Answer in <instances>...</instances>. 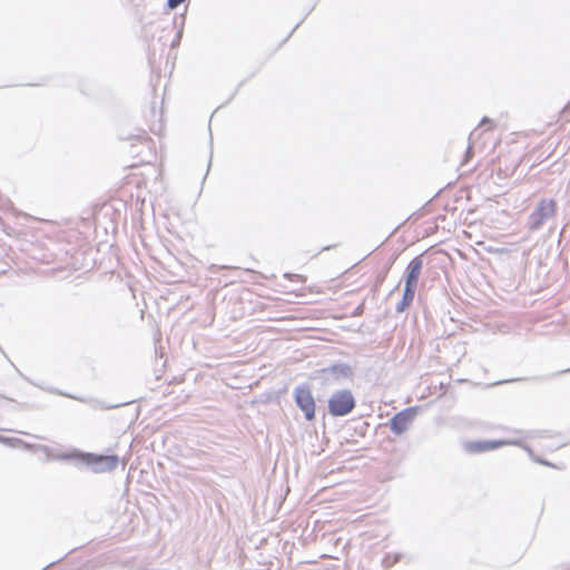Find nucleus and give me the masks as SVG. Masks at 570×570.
I'll use <instances>...</instances> for the list:
<instances>
[{"label": "nucleus", "mask_w": 570, "mask_h": 570, "mask_svg": "<svg viewBox=\"0 0 570 570\" xmlns=\"http://www.w3.org/2000/svg\"><path fill=\"white\" fill-rule=\"evenodd\" d=\"M66 460L77 459L91 468L94 473H106L117 469L120 459L117 454H96L90 452L75 451L72 454H65Z\"/></svg>", "instance_id": "1"}, {"label": "nucleus", "mask_w": 570, "mask_h": 570, "mask_svg": "<svg viewBox=\"0 0 570 570\" xmlns=\"http://www.w3.org/2000/svg\"><path fill=\"white\" fill-rule=\"evenodd\" d=\"M356 405V401L352 392L347 389L336 391L328 399V413L332 416L348 415Z\"/></svg>", "instance_id": "2"}, {"label": "nucleus", "mask_w": 570, "mask_h": 570, "mask_svg": "<svg viewBox=\"0 0 570 570\" xmlns=\"http://www.w3.org/2000/svg\"><path fill=\"white\" fill-rule=\"evenodd\" d=\"M557 203L550 198H542L538 202L535 208L529 216L528 226L534 232L557 214Z\"/></svg>", "instance_id": "3"}, {"label": "nucleus", "mask_w": 570, "mask_h": 570, "mask_svg": "<svg viewBox=\"0 0 570 570\" xmlns=\"http://www.w3.org/2000/svg\"><path fill=\"white\" fill-rule=\"evenodd\" d=\"M293 397L296 406L304 413L305 420L313 422L315 420L316 404L309 385H297L293 390Z\"/></svg>", "instance_id": "4"}, {"label": "nucleus", "mask_w": 570, "mask_h": 570, "mask_svg": "<svg viewBox=\"0 0 570 570\" xmlns=\"http://www.w3.org/2000/svg\"><path fill=\"white\" fill-rule=\"evenodd\" d=\"M416 415V407L404 409L394 414L389 421L390 430L396 434H403Z\"/></svg>", "instance_id": "5"}, {"label": "nucleus", "mask_w": 570, "mask_h": 570, "mask_svg": "<svg viewBox=\"0 0 570 570\" xmlns=\"http://www.w3.org/2000/svg\"><path fill=\"white\" fill-rule=\"evenodd\" d=\"M422 268L423 259L421 255L411 259L404 273V286L416 289Z\"/></svg>", "instance_id": "6"}, {"label": "nucleus", "mask_w": 570, "mask_h": 570, "mask_svg": "<svg viewBox=\"0 0 570 570\" xmlns=\"http://www.w3.org/2000/svg\"><path fill=\"white\" fill-rule=\"evenodd\" d=\"M507 443L508 442L503 441V440L471 441V442L465 443L464 449L469 453H483V452L497 450Z\"/></svg>", "instance_id": "7"}, {"label": "nucleus", "mask_w": 570, "mask_h": 570, "mask_svg": "<svg viewBox=\"0 0 570 570\" xmlns=\"http://www.w3.org/2000/svg\"><path fill=\"white\" fill-rule=\"evenodd\" d=\"M318 373L320 377L324 381H328L330 379L341 380L348 377L352 374V368L347 364L338 363L322 368Z\"/></svg>", "instance_id": "8"}, {"label": "nucleus", "mask_w": 570, "mask_h": 570, "mask_svg": "<svg viewBox=\"0 0 570 570\" xmlns=\"http://www.w3.org/2000/svg\"><path fill=\"white\" fill-rule=\"evenodd\" d=\"M48 392L53 393V394H58V395H62V396H66V397H69V399H73V400H77V401L82 402V403H91L92 407H95V409L110 410V409H115V407L119 406V405H107V404H105L101 401L89 399V397L75 396L72 394H68V393L61 392V391H59L57 389H48Z\"/></svg>", "instance_id": "9"}, {"label": "nucleus", "mask_w": 570, "mask_h": 570, "mask_svg": "<svg viewBox=\"0 0 570 570\" xmlns=\"http://www.w3.org/2000/svg\"><path fill=\"white\" fill-rule=\"evenodd\" d=\"M415 288L404 286L402 299L397 303L395 309L397 313H403L413 302L415 296Z\"/></svg>", "instance_id": "10"}, {"label": "nucleus", "mask_w": 570, "mask_h": 570, "mask_svg": "<svg viewBox=\"0 0 570 570\" xmlns=\"http://www.w3.org/2000/svg\"><path fill=\"white\" fill-rule=\"evenodd\" d=\"M0 443L8 444L10 446H14L18 443H21V440L19 439H11L3 435H0Z\"/></svg>", "instance_id": "11"}, {"label": "nucleus", "mask_w": 570, "mask_h": 570, "mask_svg": "<svg viewBox=\"0 0 570 570\" xmlns=\"http://www.w3.org/2000/svg\"><path fill=\"white\" fill-rule=\"evenodd\" d=\"M185 0H167V6L169 9H176L179 7Z\"/></svg>", "instance_id": "12"}, {"label": "nucleus", "mask_w": 570, "mask_h": 570, "mask_svg": "<svg viewBox=\"0 0 570 570\" xmlns=\"http://www.w3.org/2000/svg\"><path fill=\"white\" fill-rule=\"evenodd\" d=\"M485 125H489L490 127H489L488 129H490V128H492V127H493L494 121H493L491 118H489V117H487V116H485V117H483V118L481 119V121H480L479 126H485Z\"/></svg>", "instance_id": "13"}, {"label": "nucleus", "mask_w": 570, "mask_h": 570, "mask_svg": "<svg viewBox=\"0 0 570 570\" xmlns=\"http://www.w3.org/2000/svg\"><path fill=\"white\" fill-rule=\"evenodd\" d=\"M472 156H473V149H472V145L470 142L465 150L464 160L466 161Z\"/></svg>", "instance_id": "14"}, {"label": "nucleus", "mask_w": 570, "mask_h": 570, "mask_svg": "<svg viewBox=\"0 0 570 570\" xmlns=\"http://www.w3.org/2000/svg\"><path fill=\"white\" fill-rule=\"evenodd\" d=\"M285 277H288L291 279L295 277V278H298L301 281H303L305 278L304 276L298 275V274H285Z\"/></svg>", "instance_id": "15"}, {"label": "nucleus", "mask_w": 570, "mask_h": 570, "mask_svg": "<svg viewBox=\"0 0 570 570\" xmlns=\"http://www.w3.org/2000/svg\"><path fill=\"white\" fill-rule=\"evenodd\" d=\"M335 245H328V246H324L321 252H325V250H328L331 248H333Z\"/></svg>", "instance_id": "16"}, {"label": "nucleus", "mask_w": 570, "mask_h": 570, "mask_svg": "<svg viewBox=\"0 0 570 570\" xmlns=\"http://www.w3.org/2000/svg\"><path fill=\"white\" fill-rule=\"evenodd\" d=\"M513 381H517V380L515 379H513V380H503V381L498 382L497 384H502V383H508V382H513Z\"/></svg>", "instance_id": "17"}, {"label": "nucleus", "mask_w": 570, "mask_h": 570, "mask_svg": "<svg viewBox=\"0 0 570 570\" xmlns=\"http://www.w3.org/2000/svg\"><path fill=\"white\" fill-rule=\"evenodd\" d=\"M302 21H299L297 24H295V27L293 28V30L291 31V35H293V32L298 28V26L301 24Z\"/></svg>", "instance_id": "18"}, {"label": "nucleus", "mask_w": 570, "mask_h": 570, "mask_svg": "<svg viewBox=\"0 0 570 570\" xmlns=\"http://www.w3.org/2000/svg\"><path fill=\"white\" fill-rule=\"evenodd\" d=\"M474 134H475V130H473V131L469 135V140H471V139H472V137L474 136Z\"/></svg>", "instance_id": "19"}, {"label": "nucleus", "mask_w": 570, "mask_h": 570, "mask_svg": "<svg viewBox=\"0 0 570 570\" xmlns=\"http://www.w3.org/2000/svg\"><path fill=\"white\" fill-rule=\"evenodd\" d=\"M208 173H209V169H206V173H205V175H204V179H205V178H207Z\"/></svg>", "instance_id": "20"}, {"label": "nucleus", "mask_w": 570, "mask_h": 570, "mask_svg": "<svg viewBox=\"0 0 570 570\" xmlns=\"http://www.w3.org/2000/svg\"><path fill=\"white\" fill-rule=\"evenodd\" d=\"M208 173H209V169H206V173H205V175H204V179H205V178H207Z\"/></svg>", "instance_id": "21"}, {"label": "nucleus", "mask_w": 570, "mask_h": 570, "mask_svg": "<svg viewBox=\"0 0 570 570\" xmlns=\"http://www.w3.org/2000/svg\"><path fill=\"white\" fill-rule=\"evenodd\" d=\"M208 173H209V169H206V173H205V175H204V179H205V178H207Z\"/></svg>", "instance_id": "22"}, {"label": "nucleus", "mask_w": 570, "mask_h": 570, "mask_svg": "<svg viewBox=\"0 0 570 570\" xmlns=\"http://www.w3.org/2000/svg\"><path fill=\"white\" fill-rule=\"evenodd\" d=\"M569 371H570V367L568 370L562 371L561 373L569 372Z\"/></svg>", "instance_id": "23"}]
</instances>
